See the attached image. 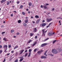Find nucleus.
<instances>
[{"mask_svg":"<svg viewBox=\"0 0 62 62\" xmlns=\"http://www.w3.org/2000/svg\"><path fill=\"white\" fill-rule=\"evenodd\" d=\"M53 23L52 22H51V23H50L48 25L50 26V25H51V24H52V23Z\"/></svg>","mask_w":62,"mask_h":62,"instance_id":"nucleus-39","label":"nucleus"},{"mask_svg":"<svg viewBox=\"0 0 62 62\" xmlns=\"http://www.w3.org/2000/svg\"><path fill=\"white\" fill-rule=\"evenodd\" d=\"M28 5L29 6H31L32 5V3L31 2L29 3Z\"/></svg>","mask_w":62,"mask_h":62,"instance_id":"nucleus-21","label":"nucleus"},{"mask_svg":"<svg viewBox=\"0 0 62 62\" xmlns=\"http://www.w3.org/2000/svg\"><path fill=\"white\" fill-rule=\"evenodd\" d=\"M52 11H54V8L52 9Z\"/></svg>","mask_w":62,"mask_h":62,"instance_id":"nucleus-57","label":"nucleus"},{"mask_svg":"<svg viewBox=\"0 0 62 62\" xmlns=\"http://www.w3.org/2000/svg\"><path fill=\"white\" fill-rule=\"evenodd\" d=\"M7 50V48H5V50L4 51V52H5V53H7V51H6V50Z\"/></svg>","mask_w":62,"mask_h":62,"instance_id":"nucleus-31","label":"nucleus"},{"mask_svg":"<svg viewBox=\"0 0 62 62\" xmlns=\"http://www.w3.org/2000/svg\"><path fill=\"white\" fill-rule=\"evenodd\" d=\"M23 59L22 58L19 61H20V62H22V61H23Z\"/></svg>","mask_w":62,"mask_h":62,"instance_id":"nucleus-29","label":"nucleus"},{"mask_svg":"<svg viewBox=\"0 0 62 62\" xmlns=\"http://www.w3.org/2000/svg\"><path fill=\"white\" fill-rule=\"evenodd\" d=\"M61 19V20H62V18H61V17H58L57 18V19Z\"/></svg>","mask_w":62,"mask_h":62,"instance_id":"nucleus-30","label":"nucleus"},{"mask_svg":"<svg viewBox=\"0 0 62 62\" xmlns=\"http://www.w3.org/2000/svg\"><path fill=\"white\" fill-rule=\"evenodd\" d=\"M33 31L35 32H37V28H35L33 29Z\"/></svg>","mask_w":62,"mask_h":62,"instance_id":"nucleus-12","label":"nucleus"},{"mask_svg":"<svg viewBox=\"0 0 62 62\" xmlns=\"http://www.w3.org/2000/svg\"><path fill=\"white\" fill-rule=\"evenodd\" d=\"M7 39L6 38H4L3 39V40H4L5 41H7Z\"/></svg>","mask_w":62,"mask_h":62,"instance_id":"nucleus-15","label":"nucleus"},{"mask_svg":"<svg viewBox=\"0 0 62 62\" xmlns=\"http://www.w3.org/2000/svg\"><path fill=\"white\" fill-rule=\"evenodd\" d=\"M31 52H30L29 54L28 55V57H29L31 55Z\"/></svg>","mask_w":62,"mask_h":62,"instance_id":"nucleus-20","label":"nucleus"},{"mask_svg":"<svg viewBox=\"0 0 62 62\" xmlns=\"http://www.w3.org/2000/svg\"><path fill=\"white\" fill-rule=\"evenodd\" d=\"M32 23H35V22L34 21H32Z\"/></svg>","mask_w":62,"mask_h":62,"instance_id":"nucleus-59","label":"nucleus"},{"mask_svg":"<svg viewBox=\"0 0 62 62\" xmlns=\"http://www.w3.org/2000/svg\"><path fill=\"white\" fill-rule=\"evenodd\" d=\"M26 52H27V50H26L25 51V53H26Z\"/></svg>","mask_w":62,"mask_h":62,"instance_id":"nucleus-54","label":"nucleus"},{"mask_svg":"<svg viewBox=\"0 0 62 62\" xmlns=\"http://www.w3.org/2000/svg\"><path fill=\"white\" fill-rule=\"evenodd\" d=\"M62 51V49H59V52H61V51Z\"/></svg>","mask_w":62,"mask_h":62,"instance_id":"nucleus-47","label":"nucleus"},{"mask_svg":"<svg viewBox=\"0 0 62 62\" xmlns=\"http://www.w3.org/2000/svg\"><path fill=\"white\" fill-rule=\"evenodd\" d=\"M42 36H45V34H46V32H47V31H45V29H43L42 30Z\"/></svg>","mask_w":62,"mask_h":62,"instance_id":"nucleus-1","label":"nucleus"},{"mask_svg":"<svg viewBox=\"0 0 62 62\" xmlns=\"http://www.w3.org/2000/svg\"><path fill=\"white\" fill-rule=\"evenodd\" d=\"M43 7L45 9H46L47 8V6L46 5H44Z\"/></svg>","mask_w":62,"mask_h":62,"instance_id":"nucleus-18","label":"nucleus"},{"mask_svg":"<svg viewBox=\"0 0 62 62\" xmlns=\"http://www.w3.org/2000/svg\"><path fill=\"white\" fill-rule=\"evenodd\" d=\"M46 6H48V5H49V4H48L46 3Z\"/></svg>","mask_w":62,"mask_h":62,"instance_id":"nucleus-50","label":"nucleus"},{"mask_svg":"<svg viewBox=\"0 0 62 62\" xmlns=\"http://www.w3.org/2000/svg\"><path fill=\"white\" fill-rule=\"evenodd\" d=\"M54 34V32L52 33H50V32H48V35L49 36H53Z\"/></svg>","mask_w":62,"mask_h":62,"instance_id":"nucleus-3","label":"nucleus"},{"mask_svg":"<svg viewBox=\"0 0 62 62\" xmlns=\"http://www.w3.org/2000/svg\"><path fill=\"white\" fill-rule=\"evenodd\" d=\"M22 14L23 15H25V13H24L23 12H22Z\"/></svg>","mask_w":62,"mask_h":62,"instance_id":"nucleus-38","label":"nucleus"},{"mask_svg":"<svg viewBox=\"0 0 62 62\" xmlns=\"http://www.w3.org/2000/svg\"><path fill=\"white\" fill-rule=\"evenodd\" d=\"M37 37H37V36H35V39H37Z\"/></svg>","mask_w":62,"mask_h":62,"instance_id":"nucleus-58","label":"nucleus"},{"mask_svg":"<svg viewBox=\"0 0 62 62\" xmlns=\"http://www.w3.org/2000/svg\"><path fill=\"white\" fill-rule=\"evenodd\" d=\"M37 48H36L35 49H34V52H36V51H37Z\"/></svg>","mask_w":62,"mask_h":62,"instance_id":"nucleus-33","label":"nucleus"},{"mask_svg":"<svg viewBox=\"0 0 62 62\" xmlns=\"http://www.w3.org/2000/svg\"><path fill=\"white\" fill-rule=\"evenodd\" d=\"M4 33H5V32H2V34H4Z\"/></svg>","mask_w":62,"mask_h":62,"instance_id":"nucleus-55","label":"nucleus"},{"mask_svg":"<svg viewBox=\"0 0 62 62\" xmlns=\"http://www.w3.org/2000/svg\"><path fill=\"white\" fill-rule=\"evenodd\" d=\"M18 62V59H16L15 60L14 62Z\"/></svg>","mask_w":62,"mask_h":62,"instance_id":"nucleus-41","label":"nucleus"},{"mask_svg":"<svg viewBox=\"0 0 62 62\" xmlns=\"http://www.w3.org/2000/svg\"><path fill=\"white\" fill-rule=\"evenodd\" d=\"M2 47V46H1V45H0V48H1Z\"/></svg>","mask_w":62,"mask_h":62,"instance_id":"nucleus-60","label":"nucleus"},{"mask_svg":"<svg viewBox=\"0 0 62 62\" xmlns=\"http://www.w3.org/2000/svg\"><path fill=\"white\" fill-rule=\"evenodd\" d=\"M8 46L9 48H10V47H11V45H8Z\"/></svg>","mask_w":62,"mask_h":62,"instance_id":"nucleus-34","label":"nucleus"},{"mask_svg":"<svg viewBox=\"0 0 62 62\" xmlns=\"http://www.w3.org/2000/svg\"><path fill=\"white\" fill-rule=\"evenodd\" d=\"M41 52H43V50H41L40 51H39L37 52V53L38 54H40V53Z\"/></svg>","mask_w":62,"mask_h":62,"instance_id":"nucleus-10","label":"nucleus"},{"mask_svg":"<svg viewBox=\"0 0 62 62\" xmlns=\"http://www.w3.org/2000/svg\"><path fill=\"white\" fill-rule=\"evenodd\" d=\"M31 51H32V50L30 49H29V52H31Z\"/></svg>","mask_w":62,"mask_h":62,"instance_id":"nucleus-36","label":"nucleus"},{"mask_svg":"<svg viewBox=\"0 0 62 62\" xmlns=\"http://www.w3.org/2000/svg\"><path fill=\"white\" fill-rule=\"evenodd\" d=\"M11 53H14V51L13 50L11 51Z\"/></svg>","mask_w":62,"mask_h":62,"instance_id":"nucleus-56","label":"nucleus"},{"mask_svg":"<svg viewBox=\"0 0 62 62\" xmlns=\"http://www.w3.org/2000/svg\"><path fill=\"white\" fill-rule=\"evenodd\" d=\"M24 50L23 49L22 50H21L20 51V53L19 54V55H20V54H21L23 52V51H24Z\"/></svg>","mask_w":62,"mask_h":62,"instance_id":"nucleus-6","label":"nucleus"},{"mask_svg":"<svg viewBox=\"0 0 62 62\" xmlns=\"http://www.w3.org/2000/svg\"><path fill=\"white\" fill-rule=\"evenodd\" d=\"M40 21V19H39L38 20L36 21V23L38 24L39 23V22Z\"/></svg>","mask_w":62,"mask_h":62,"instance_id":"nucleus-13","label":"nucleus"},{"mask_svg":"<svg viewBox=\"0 0 62 62\" xmlns=\"http://www.w3.org/2000/svg\"><path fill=\"white\" fill-rule=\"evenodd\" d=\"M23 7V5L21 6L20 7V8H22Z\"/></svg>","mask_w":62,"mask_h":62,"instance_id":"nucleus-35","label":"nucleus"},{"mask_svg":"<svg viewBox=\"0 0 62 62\" xmlns=\"http://www.w3.org/2000/svg\"><path fill=\"white\" fill-rule=\"evenodd\" d=\"M37 43V42L36 41L33 44L32 46H35V45H36Z\"/></svg>","mask_w":62,"mask_h":62,"instance_id":"nucleus-14","label":"nucleus"},{"mask_svg":"<svg viewBox=\"0 0 62 62\" xmlns=\"http://www.w3.org/2000/svg\"><path fill=\"white\" fill-rule=\"evenodd\" d=\"M17 35H19V34H20V33H19V32H17Z\"/></svg>","mask_w":62,"mask_h":62,"instance_id":"nucleus-44","label":"nucleus"},{"mask_svg":"<svg viewBox=\"0 0 62 62\" xmlns=\"http://www.w3.org/2000/svg\"><path fill=\"white\" fill-rule=\"evenodd\" d=\"M49 39V38H47L46 39H44V40H45V41H46V40H48V39Z\"/></svg>","mask_w":62,"mask_h":62,"instance_id":"nucleus-32","label":"nucleus"},{"mask_svg":"<svg viewBox=\"0 0 62 62\" xmlns=\"http://www.w3.org/2000/svg\"><path fill=\"white\" fill-rule=\"evenodd\" d=\"M46 24H47L46 23H42V27L44 26L45 25H46Z\"/></svg>","mask_w":62,"mask_h":62,"instance_id":"nucleus-8","label":"nucleus"},{"mask_svg":"<svg viewBox=\"0 0 62 62\" xmlns=\"http://www.w3.org/2000/svg\"><path fill=\"white\" fill-rule=\"evenodd\" d=\"M14 32V30H12L11 31V33H13V32Z\"/></svg>","mask_w":62,"mask_h":62,"instance_id":"nucleus-40","label":"nucleus"},{"mask_svg":"<svg viewBox=\"0 0 62 62\" xmlns=\"http://www.w3.org/2000/svg\"><path fill=\"white\" fill-rule=\"evenodd\" d=\"M19 1H17V4H19Z\"/></svg>","mask_w":62,"mask_h":62,"instance_id":"nucleus-63","label":"nucleus"},{"mask_svg":"<svg viewBox=\"0 0 62 62\" xmlns=\"http://www.w3.org/2000/svg\"><path fill=\"white\" fill-rule=\"evenodd\" d=\"M28 55V53H25V55L24 56L25 57H26Z\"/></svg>","mask_w":62,"mask_h":62,"instance_id":"nucleus-19","label":"nucleus"},{"mask_svg":"<svg viewBox=\"0 0 62 62\" xmlns=\"http://www.w3.org/2000/svg\"><path fill=\"white\" fill-rule=\"evenodd\" d=\"M29 48H30V47L28 46L27 47V49H29Z\"/></svg>","mask_w":62,"mask_h":62,"instance_id":"nucleus-52","label":"nucleus"},{"mask_svg":"<svg viewBox=\"0 0 62 62\" xmlns=\"http://www.w3.org/2000/svg\"><path fill=\"white\" fill-rule=\"evenodd\" d=\"M31 19H33V16H31Z\"/></svg>","mask_w":62,"mask_h":62,"instance_id":"nucleus-64","label":"nucleus"},{"mask_svg":"<svg viewBox=\"0 0 62 62\" xmlns=\"http://www.w3.org/2000/svg\"><path fill=\"white\" fill-rule=\"evenodd\" d=\"M47 51H48L47 50L46 51L44 54V55H45L46 56H47V55L46 54V53H47Z\"/></svg>","mask_w":62,"mask_h":62,"instance_id":"nucleus-9","label":"nucleus"},{"mask_svg":"<svg viewBox=\"0 0 62 62\" xmlns=\"http://www.w3.org/2000/svg\"><path fill=\"white\" fill-rule=\"evenodd\" d=\"M18 47V46H15V47L14 48V49H16Z\"/></svg>","mask_w":62,"mask_h":62,"instance_id":"nucleus-28","label":"nucleus"},{"mask_svg":"<svg viewBox=\"0 0 62 62\" xmlns=\"http://www.w3.org/2000/svg\"><path fill=\"white\" fill-rule=\"evenodd\" d=\"M41 8H43V6H42V5H41Z\"/></svg>","mask_w":62,"mask_h":62,"instance_id":"nucleus-53","label":"nucleus"},{"mask_svg":"<svg viewBox=\"0 0 62 62\" xmlns=\"http://www.w3.org/2000/svg\"><path fill=\"white\" fill-rule=\"evenodd\" d=\"M44 22H45V20H43L42 22L43 23H44Z\"/></svg>","mask_w":62,"mask_h":62,"instance_id":"nucleus-61","label":"nucleus"},{"mask_svg":"<svg viewBox=\"0 0 62 62\" xmlns=\"http://www.w3.org/2000/svg\"><path fill=\"white\" fill-rule=\"evenodd\" d=\"M52 20V18H50L49 19H47L46 21H47V22H50V21H51Z\"/></svg>","mask_w":62,"mask_h":62,"instance_id":"nucleus-5","label":"nucleus"},{"mask_svg":"<svg viewBox=\"0 0 62 62\" xmlns=\"http://www.w3.org/2000/svg\"><path fill=\"white\" fill-rule=\"evenodd\" d=\"M17 54H18V53L17 52L16 54V56H17V55H17Z\"/></svg>","mask_w":62,"mask_h":62,"instance_id":"nucleus-43","label":"nucleus"},{"mask_svg":"<svg viewBox=\"0 0 62 62\" xmlns=\"http://www.w3.org/2000/svg\"><path fill=\"white\" fill-rule=\"evenodd\" d=\"M27 24H26L25 23H24L23 24V26H26L27 25Z\"/></svg>","mask_w":62,"mask_h":62,"instance_id":"nucleus-27","label":"nucleus"},{"mask_svg":"<svg viewBox=\"0 0 62 62\" xmlns=\"http://www.w3.org/2000/svg\"><path fill=\"white\" fill-rule=\"evenodd\" d=\"M2 53V50H1L0 51V54H1V53Z\"/></svg>","mask_w":62,"mask_h":62,"instance_id":"nucleus-37","label":"nucleus"},{"mask_svg":"<svg viewBox=\"0 0 62 62\" xmlns=\"http://www.w3.org/2000/svg\"><path fill=\"white\" fill-rule=\"evenodd\" d=\"M1 28H2L3 27H4V25H2L1 26Z\"/></svg>","mask_w":62,"mask_h":62,"instance_id":"nucleus-49","label":"nucleus"},{"mask_svg":"<svg viewBox=\"0 0 62 62\" xmlns=\"http://www.w3.org/2000/svg\"><path fill=\"white\" fill-rule=\"evenodd\" d=\"M35 17L36 18H39V16L37 15L36 16H35Z\"/></svg>","mask_w":62,"mask_h":62,"instance_id":"nucleus-24","label":"nucleus"},{"mask_svg":"<svg viewBox=\"0 0 62 62\" xmlns=\"http://www.w3.org/2000/svg\"><path fill=\"white\" fill-rule=\"evenodd\" d=\"M10 54V53H8L7 54V55L8 56L9 55V54Z\"/></svg>","mask_w":62,"mask_h":62,"instance_id":"nucleus-48","label":"nucleus"},{"mask_svg":"<svg viewBox=\"0 0 62 62\" xmlns=\"http://www.w3.org/2000/svg\"><path fill=\"white\" fill-rule=\"evenodd\" d=\"M3 48L5 49V48H6V49H8V46L7 45H5L3 46Z\"/></svg>","mask_w":62,"mask_h":62,"instance_id":"nucleus-11","label":"nucleus"},{"mask_svg":"<svg viewBox=\"0 0 62 62\" xmlns=\"http://www.w3.org/2000/svg\"><path fill=\"white\" fill-rule=\"evenodd\" d=\"M7 0H2L1 1V3L2 4L3 2H5Z\"/></svg>","mask_w":62,"mask_h":62,"instance_id":"nucleus-16","label":"nucleus"},{"mask_svg":"<svg viewBox=\"0 0 62 62\" xmlns=\"http://www.w3.org/2000/svg\"><path fill=\"white\" fill-rule=\"evenodd\" d=\"M46 44H47L46 43L43 44L41 45V47H44V46L45 45H46Z\"/></svg>","mask_w":62,"mask_h":62,"instance_id":"nucleus-7","label":"nucleus"},{"mask_svg":"<svg viewBox=\"0 0 62 62\" xmlns=\"http://www.w3.org/2000/svg\"><path fill=\"white\" fill-rule=\"evenodd\" d=\"M50 55H51V56H53V55L52 54H49Z\"/></svg>","mask_w":62,"mask_h":62,"instance_id":"nucleus-46","label":"nucleus"},{"mask_svg":"<svg viewBox=\"0 0 62 62\" xmlns=\"http://www.w3.org/2000/svg\"><path fill=\"white\" fill-rule=\"evenodd\" d=\"M9 4V1H7V5H8Z\"/></svg>","mask_w":62,"mask_h":62,"instance_id":"nucleus-26","label":"nucleus"},{"mask_svg":"<svg viewBox=\"0 0 62 62\" xmlns=\"http://www.w3.org/2000/svg\"><path fill=\"white\" fill-rule=\"evenodd\" d=\"M40 58L42 59H46L47 57L45 56L42 55L41 57Z\"/></svg>","mask_w":62,"mask_h":62,"instance_id":"nucleus-4","label":"nucleus"},{"mask_svg":"<svg viewBox=\"0 0 62 62\" xmlns=\"http://www.w3.org/2000/svg\"><path fill=\"white\" fill-rule=\"evenodd\" d=\"M30 36H31V37H32L33 36V35H34V34L33 33H30Z\"/></svg>","mask_w":62,"mask_h":62,"instance_id":"nucleus-25","label":"nucleus"},{"mask_svg":"<svg viewBox=\"0 0 62 62\" xmlns=\"http://www.w3.org/2000/svg\"><path fill=\"white\" fill-rule=\"evenodd\" d=\"M56 41H57L56 40H55L54 41H53V44H54V43H55V42H56Z\"/></svg>","mask_w":62,"mask_h":62,"instance_id":"nucleus-22","label":"nucleus"},{"mask_svg":"<svg viewBox=\"0 0 62 62\" xmlns=\"http://www.w3.org/2000/svg\"><path fill=\"white\" fill-rule=\"evenodd\" d=\"M21 20H18V23H21Z\"/></svg>","mask_w":62,"mask_h":62,"instance_id":"nucleus-23","label":"nucleus"},{"mask_svg":"<svg viewBox=\"0 0 62 62\" xmlns=\"http://www.w3.org/2000/svg\"><path fill=\"white\" fill-rule=\"evenodd\" d=\"M50 26L49 25H48L46 27V28H48V27H49Z\"/></svg>","mask_w":62,"mask_h":62,"instance_id":"nucleus-62","label":"nucleus"},{"mask_svg":"<svg viewBox=\"0 0 62 62\" xmlns=\"http://www.w3.org/2000/svg\"><path fill=\"white\" fill-rule=\"evenodd\" d=\"M28 19L25 20V23H28Z\"/></svg>","mask_w":62,"mask_h":62,"instance_id":"nucleus-17","label":"nucleus"},{"mask_svg":"<svg viewBox=\"0 0 62 62\" xmlns=\"http://www.w3.org/2000/svg\"><path fill=\"white\" fill-rule=\"evenodd\" d=\"M59 22L60 23V25H61V22H60V21H59Z\"/></svg>","mask_w":62,"mask_h":62,"instance_id":"nucleus-51","label":"nucleus"},{"mask_svg":"<svg viewBox=\"0 0 62 62\" xmlns=\"http://www.w3.org/2000/svg\"><path fill=\"white\" fill-rule=\"evenodd\" d=\"M31 41H32V40H30V41H29L28 42V43H30L31 42Z\"/></svg>","mask_w":62,"mask_h":62,"instance_id":"nucleus-42","label":"nucleus"},{"mask_svg":"<svg viewBox=\"0 0 62 62\" xmlns=\"http://www.w3.org/2000/svg\"><path fill=\"white\" fill-rule=\"evenodd\" d=\"M11 16V17H12V16H13V14H11V15H10Z\"/></svg>","mask_w":62,"mask_h":62,"instance_id":"nucleus-45","label":"nucleus"},{"mask_svg":"<svg viewBox=\"0 0 62 62\" xmlns=\"http://www.w3.org/2000/svg\"><path fill=\"white\" fill-rule=\"evenodd\" d=\"M52 52L53 53H54L55 54H56L58 53V52L55 49H52Z\"/></svg>","mask_w":62,"mask_h":62,"instance_id":"nucleus-2","label":"nucleus"}]
</instances>
